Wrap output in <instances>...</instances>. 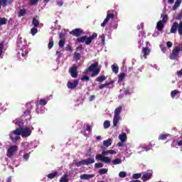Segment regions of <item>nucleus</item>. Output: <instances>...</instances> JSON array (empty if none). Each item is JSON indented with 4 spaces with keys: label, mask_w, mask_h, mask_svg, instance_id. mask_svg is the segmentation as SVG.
Here are the masks:
<instances>
[{
    "label": "nucleus",
    "mask_w": 182,
    "mask_h": 182,
    "mask_svg": "<svg viewBox=\"0 0 182 182\" xmlns=\"http://www.w3.org/2000/svg\"><path fill=\"white\" fill-rule=\"evenodd\" d=\"M85 72H92L91 77H95L100 73V68H99V62L96 61L95 63L91 64L88 68L86 69Z\"/></svg>",
    "instance_id": "obj_1"
},
{
    "label": "nucleus",
    "mask_w": 182,
    "mask_h": 182,
    "mask_svg": "<svg viewBox=\"0 0 182 182\" xmlns=\"http://www.w3.org/2000/svg\"><path fill=\"white\" fill-rule=\"evenodd\" d=\"M178 33L180 36H182V21H180L178 23L176 21L173 22V25L171 26L170 33Z\"/></svg>",
    "instance_id": "obj_2"
},
{
    "label": "nucleus",
    "mask_w": 182,
    "mask_h": 182,
    "mask_svg": "<svg viewBox=\"0 0 182 182\" xmlns=\"http://www.w3.org/2000/svg\"><path fill=\"white\" fill-rule=\"evenodd\" d=\"M18 130L20 132V134L21 137H29L31 134H32V130H33V127H21L18 128Z\"/></svg>",
    "instance_id": "obj_3"
},
{
    "label": "nucleus",
    "mask_w": 182,
    "mask_h": 182,
    "mask_svg": "<svg viewBox=\"0 0 182 182\" xmlns=\"http://www.w3.org/2000/svg\"><path fill=\"white\" fill-rule=\"evenodd\" d=\"M122 110H123V107L122 106H119L114 110V115L113 119V126L114 127H116L117 124H119V120L120 119V113H122Z\"/></svg>",
    "instance_id": "obj_4"
},
{
    "label": "nucleus",
    "mask_w": 182,
    "mask_h": 182,
    "mask_svg": "<svg viewBox=\"0 0 182 182\" xmlns=\"http://www.w3.org/2000/svg\"><path fill=\"white\" fill-rule=\"evenodd\" d=\"M9 139L14 143H16L18 140H21V132L19 131V128H17L16 129L10 132Z\"/></svg>",
    "instance_id": "obj_5"
},
{
    "label": "nucleus",
    "mask_w": 182,
    "mask_h": 182,
    "mask_svg": "<svg viewBox=\"0 0 182 182\" xmlns=\"http://www.w3.org/2000/svg\"><path fill=\"white\" fill-rule=\"evenodd\" d=\"M181 50H182V46H176L173 50L172 53L171 54L169 58L171 60H176V59H177V57L178 56V53H180Z\"/></svg>",
    "instance_id": "obj_6"
},
{
    "label": "nucleus",
    "mask_w": 182,
    "mask_h": 182,
    "mask_svg": "<svg viewBox=\"0 0 182 182\" xmlns=\"http://www.w3.org/2000/svg\"><path fill=\"white\" fill-rule=\"evenodd\" d=\"M95 159L97 160H100V161H102L103 163H107L109 164V163H112V159L107 156H103L102 154H97L95 156Z\"/></svg>",
    "instance_id": "obj_7"
},
{
    "label": "nucleus",
    "mask_w": 182,
    "mask_h": 182,
    "mask_svg": "<svg viewBox=\"0 0 182 182\" xmlns=\"http://www.w3.org/2000/svg\"><path fill=\"white\" fill-rule=\"evenodd\" d=\"M69 72L72 77H77V65L73 64V66L69 69Z\"/></svg>",
    "instance_id": "obj_8"
},
{
    "label": "nucleus",
    "mask_w": 182,
    "mask_h": 182,
    "mask_svg": "<svg viewBox=\"0 0 182 182\" xmlns=\"http://www.w3.org/2000/svg\"><path fill=\"white\" fill-rule=\"evenodd\" d=\"M15 151H18V146H10L7 150V154H6L7 157L11 159V157L14 156V153H15Z\"/></svg>",
    "instance_id": "obj_9"
},
{
    "label": "nucleus",
    "mask_w": 182,
    "mask_h": 182,
    "mask_svg": "<svg viewBox=\"0 0 182 182\" xmlns=\"http://www.w3.org/2000/svg\"><path fill=\"white\" fill-rule=\"evenodd\" d=\"M77 85H79V80H74L73 82L68 81L67 83V87L68 89H75L77 87Z\"/></svg>",
    "instance_id": "obj_10"
},
{
    "label": "nucleus",
    "mask_w": 182,
    "mask_h": 182,
    "mask_svg": "<svg viewBox=\"0 0 182 182\" xmlns=\"http://www.w3.org/2000/svg\"><path fill=\"white\" fill-rule=\"evenodd\" d=\"M70 35H73V36H76L77 38H79L83 33V30L80 28H75L73 31L70 32Z\"/></svg>",
    "instance_id": "obj_11"
},
{
    "label": "nucleus",
    "mask_w": 182,
    "mask_h": 182,
    "mask_svg": "<svg viewBox=\"0 0 182 182\" xmlns=\"http://www.w3.org/2000/svg\"><path fill=\"white\" fill-rule=\"evenodd\" d=\"M97 38V33H94L91 36L87 38V36H86V39H85V45H90L92 43V41L93 39H96Z\"/></svg>",
    "instance_id": "obj_12"
},
{
    "label": "nucleus",
    "mask_w": 182,
    "mask_h": 182,
    "mask_svg": "<svg viewBox=\"0 0 182 182\" xmlns=\"http://www.w3.org/2000/svg\"><path fill=\"white\" fill-rule=\"evenodd\" d=\"M153 177V173H145L141 176V180L145 182V181H148V180H150V178H151Z\"/></svg>",
    "instance_id": "obj_13"
},
{
    "label": "nucleus",
    "mask_w": 182,
    "mask_h": 182,
    "mask_svg": "<svg viewBox=\"0 0 182 182\" xmlns=\"http://www.w3.org/2000/svg\"><path fill=\"white\" fill-rule=\"evenodd\" d=\"M107 154H117V152H116V151L112 150V149L107 150V151H103L102 152L101 156H107Z\"/></svg>",
    "instance_id": "obj_14"
},
{
    "label": "nucleus",
    "mask_w": 182,
    "mask_h": 182,
    "mask_svg": "<svg viewBox=\"0 0 182 182\" xmlns=\"http://www.w3.org/2000/svg\"><path fill=\"white\" fill-rule=\"evenodd\" d=\"M95 177V175H87L86 173L80 175V178L81 180H89V178H93Z\"/></svg>",
    "instance_id": "obj_15"
},
{
    "label": "nucleus",
    "mask_w": 182,
    "mask_h": 182,
    "mask_svg": "<svg viewBox=\"0 0 182 182\" xmlns=\"http://www.w3.org/2000/svg\"><path fill=\"white\" fill-rule=\"evenodd\" d=\"M93 163H95V158L84 160V166H89V164H93Z\"/></svg>",
    "instance_id": "obj_16"
},
{
    "label": "nucleus",
    "mask_w": 182,
    "mask_h": 182,
    "mask_svg": "<svg viewBox=\"0 0 182 182\" xmlns=\"http://www.w3.org/2000/svg\"><path fill=\"white\" fill-rule=\"evenodd\" d=\"M119 139L122 143H124V141L127 140V135L126 133H122V134L119 135Z\"/></svg>",
    "instance_id": "obj_17"
},
{
    "label": "nucleus",
    "mask_w": 182,
    "mask_h": 182,
    "mask_svg": "<svg viewBox=\"0 0 182 182\" xmlns=\"http://www.w3.org/2000/svg\"><path fill=\"white\" fill-rule=\"evenodd\" d=\"M112 143H113L112 139H108L107 140L103 141V144L105 147H109V146H112Z\"/></svg>",
    "instance_id": "obj_18"
},
{
    "label": "nucleus",
    "mask_w": 182,
    "mask_h": 182,
    "mask_svg": "<svg viewBox=\"0 0 182 182\" xmlns=\"http://www.w3.org/2000/svg\"><path fill=\"white\" fill-rule=\"evenodd\" d=\"M163 28H164V24H163V21H159L156 23V28H157L159 31H163Z\"/></svg>",
    "instance_id": "obj_19"
},
{
    "label": "nucleus",
    "mask_w": 182,
    "mask_h": 182,
    "mask_svg": "<svg viewBox=\"0 0 182 182\" xmlns=\"http://www.w3.org/2000/svg\"><path fill=\"white\" fill-rule=\"evenodd\" d=\"M107 77L105 75H100L98 77L96 78L95 82H100V83H102V82H105Z\"/></svg>",
    "instance_id": "obj_20"
},
{
    "label": "nucleus",
    "mask_w": 182,
    "mask_h": 182,
    "mask_svg": "<svg viewBox=\"0 0 182 182\" xmlns=\"http://www.w3.org/2000/svg\"><path fill=\"white\" fill-rule=\"evenodd\" d=\"M13 123H14V124H16L17 126H18V129H21V127H23V121L22 120H17V121H13Z\"/></svg>",
    "instance_id": "obj_21"
},
{
    "label": "nucleus",
    "mask_w": 182,
    "mask_h": 182,
    "mask_svg": "<svg viewBox=\"0 0 182 182\" xmlns=\"http://www.w3.org/2000/svg\"><path fill=\"white\" fill-rule=\"evenodd\" d=\"M69 176L68 174H64L60 179L59 182H69Z\"/></svg>",
    "instance_id": "obj_22"
},
{
    "label": "nucleus",
    "mask_w": 182,
    "mask_h": 182,
    "mask_svg": "<svg viewBox=\"0 0 182 182\" xmlns=\"http://www.w3.org/2000/svg\"><path fill=\"white\" fill-rule=\"evenodd\" d=\"M180 5H181V0H176L173 6V11H176Z\"/></svg>",
    "instance_id": "obj_23"
},
{
    "label": "nucleus",
    "mask_w": 182,
    "mask_h": 182,
    "mask_svg": "<svg viewBox=\"0 0 182 182\" xmlns=\"http://www.w3.org/2000/svg\"><path fill=\"white\" fill-rule=\"evenodd\" d=\"M80 60V53L75 52L74 53V55H73V60H75V62H77V60Z\"/></svg>",
    "instance_id": "obj_24"
},
{
    "label": "nucleus",
    "mask_w": 182,
    "mask_h": 182,
    "mask_svg": "<svg viewBox=\"0 0 182 182\" xmlns=\"http://www.w3.org/2000/svg\"><path fill=\"white\" fill-rule=\"evenodd\" d=\"M111 68L114 73H119V66H117V65L114 64L111 66Z\"/></svg>",
    "instance_id": "obj_25"
},
{
    "label": "nucleus",
    "mask_w": 182,
    "mask_h": 182,
    "mask_svg": "<svg viewBox=\"0 0 182 182\" xmlns=\"http://www.w3.org/2000/svg\"><path fill=\"white\" fill-rule=\"evenodd\" d=\"M112 163L114 166H117V164H122V159L119 158L115 159L112 161Z\"/></svg>",
    "instance_id": "obj_26"
},
{
    "label": "nucleus",
    "mask_w": 182,
    "mask_h": 182,
    "mask_svg": "<svg viewBox=\"0 0 182 182\" xmlns=\"http://www.w3.org/2000/svg\"><path fill=\"white\" fill-rule=\"evenodd\" d=\"M142 53H144V56H147V55L150 54V50L149 47L143 48Z\"/></svg>",
    "instance_id": "obj_27"
},
{
    "label": "nucleus",
    "mask_w": 182,
    "mask_h": 182,
    "mask_svg": "<svg viewBox=\"0 0 182 182\" xmlns=\"http://www.w3.org/2000/svg\"><path fill=\"white\" fill-rule=\"evenodd\" d=\"M170 134H163L159 136V140H166L167 137H169Z\"/></svg>",
    "instance_id": "obj_28"
},
{
    "label": "nucleus",
    "mask_w": 182,
    "mask_h": 182,
    "mask_svg": "<svg viewBox=\"0 0 182 182\" xmlns=\"http://www.w3.org/2000/svg\"><path fill=\"white\" fill-rule=\"evenodd\" d=\"M178 93H180V91L178 90H173L171 92V97H172V99H174Z\"/></svg>",
    "instance_id": "obj_29"
},
{
    "label": "nucleus",
    "mask_w": 182,
    "mask_h": 182,
    "mask_svg": "<svg viewBox=\"0 0 182 182\" xmlns=\"http://www.w3.org/2000/svg\"><path fill=\"white\" fill-rule=\"evenodd\" d=\"M124 77H126V74H124V73L119 74L118 78V83L123 82V79H124Z\"/></svg>",
    "instance_id": "obj_30"
},
{
    "label": "nucleus",
    "mask_w": 182,
    "mask_h": 182,
    "mask_svg": "<svg viewBox=\"0 0 182 182\" xmlns=\"http://www.w3.org/2000/svg\"><path fill=\"white\" fill-rule=\"evenodd\" d=\"M8 22V18L4 17V18H0V26H2V25H6Z\"/></svg>",
    "instance_id": "obj_31"
},
{
    "label": "nucleus",
    "mask_w": 182,
    "mask_h": 182,
    "mask_svg": "<svg viewBox=\"0 0 182 182\" xmlns=\"http://www.w3.org/2000/svg\"><path fill=\"white\" fill-rule=\"evenodd\" d=\"M26 14V9H23L19 11L18 16V18H21V16H25Z\"/></svg>",
    "instance_id": "obj_32"
},
{
    "label": "nucleus",
    "mask_w": 182,
    "mask_h": 182,
    "mask_svg": "<svg viewBox=\"0 0 182 182\" xmlns=\"http://www.w3.org/2000/svg\"><path fill=\"white\" fill-rule=\"evenodd\" d=\"M32 25H33L35 28H38V26H39V21H38L36 18H33L32 21Z\"/></svg>",
    "instance_id": "obj_33"
},
{
    "label": "nucleus",
    "mask_w": 182,
    "mask_h": 182,
    "mask_svg": "<svg viewBox=\"0 0 182 182\" xmlns=\"http://www.w3.org/2000/svg\"><path fill=\"white\" fill-rule=\"evenodd\" d=\"M85 41H86V36L77 38V42H78V43H84Z\"/></svg>",
    "instance_id": "obj_34"
},
{
    "label": "nucleus",
    "mask_w": 182,
    "mask_h": 182,
    "mask_svg": "<svg viewBox=\"0 0 182 182\" xmlns=\"http://www.w3.org/2000/svg\"><path fill=\"white\" fill-rule=\"evenodd\" d=\"M58 176V172H54V173H50L47 176L48 178H55V176Z\"/></svg>",
    "instance_id": "obj_35"
},
{
    "label": "nucleus",
    "mask_w": 182,
    "mask_h": 182,
    "mask_svg": "<svg viewBox=\"0 0 182 182\" xmlns=\"http://www.w3.org/2000/svg\"><path fill=\"white\" fill-rule=\"evenodd\" d=\"M65 43H66V40H60L58 42V46L62 48L65 47Z\"/></svg>",
    "instance_id": "obj_36"
},
{
    "label": "nucleus",
    "mask_w": 182,
    "mask_h": 182,
    "mask_svg": "<svg viewBox=\"0 0 182 182\" xmlns=\"http://www.w3.org/2000/svg\"><path fill=\"white\" fill-rule=\"evenodd\" d=\"M4 46H5V42L2 41L0 43V56H2Z\"/></svg>",
    "instance_id": "obj_37"
},
{
    "label": "nucleus",
    "mask_w": 182,
    "mask_h": 182,
    "mask_svg": "<svg viewBox=\"0 0 182 182\" xmlns=\"http://www.w3.org/2000/svg\"><path fill=\"white\" fill-rule=\"evenodd\" d=\"M47 104L48 101H46L45 99H41L39 101V105H41V106H46Z\"/></svg>",
    "instance_id": "obj_38"
},
{
    "label": "nucleus",
    "mask_w": 182,
    "mask_h": 182,
    "mask_svg": "<svg viewBox=\"0 0 182 182\" xmlns=\"http://www.w3.org/2000/svg\"><path fill=\"white\" fill-rule=\"evenodd\" d=\"M132 178L137 180L141 178V173H134L132 175Z\"/></svg>",
    "instance_id": "obj_39"
},
{
    "label": "nucleus",
    "mask_w": 182,
    "mask_h": 182,
    "mask_svg": "<svg viewBox=\"0 0 182 182\" xmlns=\"http://www.w3.org/2000/svg\"><path fill=\"white\" fill-rule=\"evenodd\" d=\"M114 18V14H107V17L105 19L107 21H110V19H113Z\"/></svg>",
    "instance_id": "obj_40"
},
{
    "label": "nucleus",
    "mask_w": 182,
    "mask_h": 182,
    "mask_svg": "<svg viewBox=\"0 0 182 182\" xmlns=\"http://www.w3.org/2000/svg\"><path fill=\"white\" fill-rule=\"evenodd\" d=\"M127 176V173L124 171H120L119 173V177H120L121 178H124V177Z\"/></svg>",
    "instance_id": "obj_41"
},
{
    "label": "nucleus",
    "mask_w": 182,
    "mask_h": 182,
    "mask_svg": "<svg viewBox=\"0 0 182 182\" xmlns=\"http://www.w3.org/2000/svg\"><path fill=\"white\" fill-rule=\"evenodd\" d=\"M31 33L33 36H35V35H36V33H38V28H32L31 29Z\"/></svg>",
    "instance_id": "obj_42"
},
{
    "label": "nucleus",
    "mask_w": 182,
    "mask_h": 182,
    "mask_svg": "<svg viewBox=\"0 0 182 182\" xmlns=\"http://www.w3.org/2000/svg\"><path fill=\"white\" fill-rule=\"evenodd\" d=\"M99 174H107V168H101L99 170Z\"/></svg>",
    "instance_id": "obj_43"
},
{
    "label": "nucleus",
    "mask_w": 182,
    "mask_h": 182,
    "mask_svg": "<svg viewBox=\"0 0 182 182\" xmlns=\"http://www.w3.org/2000/svg\"><path fill=\"white\" fill-rule=\"evenodd\" d=\"M82 165H84L85 166V161L84 160H82V161H75V166H77V167H80V166H82Z\"/></svg>",
    "instance_id": "obj_44"
},
{
    "label": "nucleus",
    "mask_w": 182,
    "mask_h": 182,
    "mask_svg": "<svg viewBox=\"0 0 182 182\" xmlns=\"http://www.w3.org/2000/svg\"><path fill=\"white\" fill-rule=\"evenodd\" d=\"M59 38H60V41H66V36H65V33H60L59 34Z\"/></svg>",
    "instance_id": "obj_45"
},
{
    "label": "nucleus",
    "mask_w": 182,
    "mask_h": 182,
    "mask_svg": "<svg viewBox=\"0 0 182 182\" xmlns=\"http://www.w3.org/2000/svg\"><path fill=\"white\" fill-rule=\"evenodd\" d=\"M110 127V121H105L104 122V129H109Z\"/></svg>",
    "instance_id": "obj_46"
},
{
    "label": "nucleus",
    "mask_w": 182,
    "mask_h": 182,
    "mask_svg": "<svg viewBox=\"0 0 182 182\" xmlns=\"http://www.w3.org/2000/svg\"><path fill=\"white\" fill-rule=\"evenodd\" d=\"M0 4L3 6L8 5V0H0Z\"/></svg>",
    "instance_id": "obj_47"
},
{
    "label": "nucleus",
    "mask_w": 182,
    "mask_h": 182,
    "mask_svg": "<svg viewBox=\"0 0 182 182\" xmlns=\"http://www.w3.org/2000/svg\"><path fill=\"white\" fill-rule=\"evenodd\" d=\"M103 164H102V163H96L95 164V168H102V167H103Z\"/></svg>",
    "instance_id": "obj_48"
},
{
    "label": "nucleus",
    "mask_w": 182,
    "mask_h": 182,
    "mask_svg": "<svg viewBox=\"0 0 182 182\" xmlns=\"http://www.w3.org/2000/svg\"><path fill=\"white\" fill-rule=\"evenodd\" d=\"M100 38L101 39V42H102V45H105V41L106 39L105 34H102L101 36H100Z\"/></svg>",
    "instance_id": "obj_49"
},
{
    "label": "nucleus",
    "mask_w": 182,
    "mask_h": 182,
    "mask_svg": "<svg viewBox=\"0 0 182 182\" xmlns=\"http://www.w3.org/2000/svg\"><path fill=\"white\" fill-rule=\"evenodd\" d=\"M53 45H55L53 41H50L48 45V49H52V48H53Z\"/></svg>",
    "instance_id": "obj_50"
},
{
    "label": "nucleus",
    "mask_w": 182,
    "mask_h": 182,
    "mask_svg": "<svg viewBox=\"0 0 182 182\" xmlns=\"http://www.w3.org/2000/svg\"><path fill=\"white\" fill-rule=\"evenodd\" d=\"M23 116L26 117L27 116H31V109H27L24 112Z\"/></svg>",
    "instance_id": "obj_51"
},
{
    "label": "nucleus",
    "mask_w": 182,
    "mask_h": 182,
    "mask_svg": "<svg viewBox=\"0 0 182 182\" xmlns=\"http://www.w3.org/2000/svg\"><path fill=\"white\" fill-rule=\"evenodd\" d=\"M39 2V0H30L31 5H36Z\"/></svg>",
    "instance_id": "obj_52"
},
{
    "label": "nucleus",
    "mask_w": 182,
    "mask_h": 182,
    "mask_svg": "<svg viewBox=\"0 0 182 182\" xmlns=\"http://www.w3.org/2000/svg\"><path fill=\"white\" fill-rule=\"evenodd\" d=\"M81 80L84 82V80H90V78L87 75H84L82 78Z\"/></svg>",
    "instance_id": "obj_53"
},
{
    "label": "nucleus",
    "mask_w": 182,
    "mask_h": 182,
    "mask_svg": "<svg viewBox=\"0 0 182 182\" xmlns=\"http://www.w3.org/2000/svg\"><path fill=\"white\" fill-rule=\"evenodd\" d=\"M168 20V16L167 14H165L162 18V22H167Z\"/></svg>",
    "instance_id": "obj_54"
},
{
    "label": "nucleus",
    "mask_w": 182,
    "mask_h": 182,
    "mask_svg": "<svg viewBox=\"0 0 182 182\" xmlns=\"http://www.w3.org/2000/svg\"><path fill=\"white\" fill-rule=\"evenodd\" d=\"M107 22H109V21L105 18L104 20V21L101 23L102 28H105V26H106V23H107Z\"/></svg>",
    "instance_id": "obj_55"
},
{
    "label": "nucleus",
    "mask_w": 182,
    "mask_h": 182,
    "mask_svg": "<svg viewBox=\"0 0 182 182\" xmlns=\"http://www.w3.org/2000/svg\"><path fill=\"white\" fill-rule=\"evenodd\" d=\"M56 4L58 6H62V5H63V1L62 0H57Z\"/></svg>",
    "instance_id": "obj_56"
},
{
    "label": "nucleus",
    "mask_w": 182,
    "mask_h": 182,
    "mask_svg": "<svg viewBox=\"0 0 182 182\" xmlns=\"http://www.w3.org/2000/svg\"><path fill=\"white\" fill-rule=\"evenodd\" d=\"M107 85L105 84H101L100 86H99V89L100 90H102V89H105V87H107Z\"/></svg>",
    "instance_id": "obj_57"
},
{
    "label": "nucleus",
    "mask_w": 182,
    "mask_h": 182,
    "mask_svg": "<svg viewBox=\"0 0 182 182\" xmlns=\"http://www.w3.org/2000/svg\"><path fill=\"white\" fill-rule=\"evenodd\" d=\"M75 50H80V51H82L83 50V46H82V45L77 46L76 48H75Z\"/></svg>",
    "instance_id": "obj_58"
},
{
    "label": "nucleus",
    "mask_w": 182,
    "mask_h": 182,
    "mask_svg": "<svg viewBox=\"0 0 182 182\" xmlns=\"http://www.w3.org/2000/svg\"><path fill=\"white\" fill-rule=\"evenodd\" d=\"M86 132H92V127H90V125L87 124V126H86Z\"/></svg>",
    "instance_id": "obj_59"
},
{
    "label": "nucleus",
    "mask_w": 182,
    "mask_h": 182,
    "mask_svg": "<svg viewBox=\"0 0 182 182\" xmlns=\"http://www.w3.org/2000/svg\"><path fill=\"white\" fill-rule=\"evenodd\" d=\"M95 99H96V96H95V95H90V97H89L90 102H93V100Z\"/></svg>",
    "instance_id": "obj_60"
},
{
    "label": "nucleus",
    "mask_w": 182,
    "mask_h": 182,
    "mask_svg": "<svg viewBox=\"0 0 182 182\" xmlns=\"http://www.w3.org/2000/svg\"><path fill=\"white\" fill-rule=\"evenodd\" d=\"M166 45L168 46V48H171L173 46V43H171V41H168L166 43Z\"/></svg>",
    "instance_id": "obj_61"
},
{
    "label": "nucleus",
    "mask_w": 182,
    "mask_h": 182,
    "mask_svg": "<svg viewBox=\"0 0 182 182\" xmlns=\"http://www.w3.org/2000/svg\"><path fill=\"white\" fill-rule=\"evenodd\" d=\"M114 83V81L111 80L109 82H106L107 86H110V85H113Z\"/></svg>",
    "instance_id": "obj_62"
},
{
    "label": "nucleus",
    "mask_w": 182,
    "mask_h": 182,
    "mask_svg": "<svg viewBox=\"0 0 182 182\" xmlns=\"http://www.w3.org/2000/svg\"><path fill=\"white\" fill-rule=\"evenodd\" d=\"M67 50H68L69 52H72V46H70V45L67 46Z\"/></svg>",
    "instance_id": "obj_63"
},
{
    "label": "nucleus",
    "mask_w": 182,
    "mask_h": 182,
    "mask_svg": "<svg viewBox=\"0 0 182 182\" xmlns=\"http://www.w3.org/2000/svg\"><path fill=\"white\" fill-rule=\"evenodd\" d=\"M62 53H60V51H56V56H58V58H60Z\"/></svg>",
    "instance_id": "obj_64"
}]
</instances>
